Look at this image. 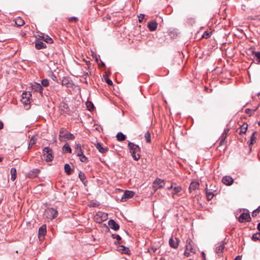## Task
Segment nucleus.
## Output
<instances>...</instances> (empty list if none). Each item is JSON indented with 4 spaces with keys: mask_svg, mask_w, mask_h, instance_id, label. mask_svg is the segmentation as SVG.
Listing matches in <instances>:
<instances>
[{
    "mask_svg": "<svg viewBox=\"0 0 260 260\" xmlns=\"http://www.w3.org/2000/svg\"><path fill=\"white\" fill-rule=\"evenodd\" d=\"M128 147L134 159L135 160H139L140 158L139 153L140 152L139 146L132 142H129L128 143Z\"/></svg>",
    "mask_w": 260,
    "mask_h": 260,
    "instance_id": "obj_1",
    "label": "nucleus"
},
{
    "mask_svg": "<svg viewBox=\"0 0 260 260\" xmlns=\"http://www.w3.org/2000/svg\"><path fill=\"white\" fill-rule=\"evenodd\" d=\"M75 139V136L73 134L68 133L66 129L64 127H62L60 129L59 131V140L60 141H64L66 140H74Z\"/></svg>",
    "mask_w": 260,
    "mask_h": 260,
    "instance_id": "obj_2",
    "label": "nucleus"
},
{
    "mask_svg": "<svg viewBox=\"0 0 260 260\" xmlns=\"http://www.w3.org/2000/svg\"><path fill=\"white\" fill-rule=\"evenodd\" d=\"M43 154L46 161H51L54 158L52 150L49 147H46L43 149Z\"/></svg>",
    "mask_w": 260,
    "mask_h": 260,
    "instance_id": "obj_3",
    "label": "nucleus"
},
{
    "mask_svg": "<svg viewBox=\"0 0 260 260\" xmlns=\"http://www.w3.org/2000/svg\"><path fill=\"white\" fill-rule=\"evenodd\" d=\"M57 211L53 208H47L44 212L45 217L49 219H52L55 218L57 216Z\"/></svg>",
    "mask_w": 260,
    "mask_h": 260,
    "instance_id": "obj_4",
    "label": "nucleus"
},
{
    "mask_svg": "<svg viewBox=\"0 0 260 260\" xmlns=\"http://www.w3.org/2000/svg\"><path fill=\"white\" fill-rule=\"evenodd\" d=\"M107 214L99 212L94 216V219L96 222L100 223L107 219Z\"/></svg>",
    "mask_w": 260,
    "mask_h": 260,
    "instance_id": "obj_5",
    "label": "nucleus"
},
{
    "mask_svg": "<svg viewBox=\"0 0 260 260\" xmlns=\"http://www.w3.org/2000/svg\"><path fill=\"white\" fill-rule=\"evenodd\" d=\"M165 182L164 180L160 178H157L153 182V188L155 190H157L159 188H162L165 186Z\"/></svg>",
    "mask_w": 260,
    "mask_h": 260,
    "instance_id": "obj_6",
    "label": "nucleus"
},
{
    "mask_svg": "<svg viewBox=\"0 0 260 260\" xmlns=\"http://www.w3.org/2000/svg\"><path fill=\"white\" fill-rule=\"evenodd\" d=\"M251 217L248 213H242L239 217L238 220L241 223L249 222L251 221Z\"/></svg>",
    "mask_w": 260,
    "mask_h": 260,
    "instance_id": "obj_7",
    "label": "nucleus"
},
{
    "mask_svg": "<svg viewBox=\"0 0 260 260\" xmlns=\"http://www.w3.org/2000/svg\"><path fill=\"white\" fill-rule=\"evenodd\" d=\"M31 96V94L30 92H23L22 94V102L25 104L27 105L30 103V98Z\"/></svg>",
    "mask_w": 260,
    "mask_h": 260,
    "instance_id": "obj_8",
    "label": "nucleus"
},
{
    "mask_svg": "<svg viewBox=\"0 0 260 260\" xmlns=\"http://www.w3.org/2000/svg\"><path fill=\"white\" fill-rule=\"evenodd\" d=\"M59 110H60L62 114H69L70 109L68 105L65 102H61L59 105Z\"/></svg>",
    "mask_w": 260,
    "mask_h": 260,
    "instance_id": "obj_9",
    "label": "nucleus"
},
{
    "mask_svg": "<svg viewBox=\"0 0 260 260\" xmlns=\"http://www.w3.org/2000/svg\"><path fill=\"white\" fill-rule=\"evenodd\" d=\"M180 240L177 238L171 237L169 240L170 246L173 248H177L178 247Z\"/></svg>",
    "mask_w": 260,
    "mask_h": 260,
    "instance_id": "obj_10",
    "label": "nucleus"
},
{
    "mask_svg": "<svg viewBox=\"0 0 260 260\" xmlns=\"http://www.w3.org/2000/svg\"><path fill=\"white\" fill-rule=\"evenodd\" d=\"M46 225L43 224L39 229L38 231V237L40 239L44 238V236L46 234Z\"/></svg>",
    "mask_w": 260,
    "mask_h": 260,
    "instance_id": "obj_11",
    "label": "nucleus"
},
{
    "mask_svg": "<svg viewBox=\"0 0 260 260\" xmlns=\"http://www.w3.org/2000/svg\"><path fill=\"white\" fill-rule=\"evenodd\" d=\"M158 24L155 20L151 21L147 24V27L151 31H155L157 27Z\"/></svg>",
    "mask_w": 260,
    "mask_h": 260,
    "instance_id": "obj_12",
    "label": "nucleus"
},
{
    "mask_svg": "<svg viewBox=\"0 0 260 260\" xmlns=\"http://www.w3.org/2000/svg\"><path fill=\"white\" fill-rule=\"evenodd\" d=\"M31 87L32 89L34 90V91H38L40 93H42L43 88L40 83L35 82L34 83L31 84Z\"/></svg>",
    "mask_w": 260,
    "mask_h": 260,
    "instance_id": "obj_13",
    "label": "nucleus"
},
{
    "mask_svg": "<svg viewBox=\"0 0 260 260\" xmlns=\"http://www.w3.org/2000/svg\"><path fill=\"white\" fill-rule=\"evenodd\" d=\"M40 170L39 169H35L28 173L26 175V177L29 178H34L38 176Z\"/></svg>",
    "mask_w": 260,
    "mask_h": 260,
    "instance_id": "obj_14",
    "label": "nucleus"
},
{
    "mask_svg": "<svg viewBox=\"0 0 260 260\" xmlns=\"http://www.w3.org/2000/svg\"><path fill=\"white\" fill-rule=\"evenodd\" d=\"M223 183L226 185H231L234 182L233 179L230 176H225L222 178Z\"/></svg>",
    "mask_w": 260,
    "mask_h": 260,
    "instance_id": "obj_15",
    "label": "nucleus"
},
{
    "mask_svg": "<svg viewBox=\"0 0 260 260\" xmlns=\"http://www.w3.org/2000/svg\"><path fill=\"white\" fill-rule=\"evenodd\" d=\"M108 225L111 229H113L114 231H118L119 229V224L113 219L109 220Z\"/></svg>",
    "mask_w": 260,
    "mask_h": 260,
    "instance_id": "obj_16",
    "label": "nucleus"
},
{
    "mask_svg": "<svg viewBox=\"0 0 260 260\" xmlns=\"http://www.w3.org/2000/svg\"><path fill=\"white\" fill-rule=\"evenodd\" d=\"M135 192L133 191L125 190L122 196V199H127L133 197Z\"/></svg>",
    "mask_w": 260,
    "mask_h": 260,
    "instance_id": "obj_17",
    "label": "nucleus"
},
{
    "mask_svg": "<svg viewBox=\"0 0 260 260\" xmlns=\"http://www.w3.org/2000/svg\"><path fill=\"white\" fill-rule=\"evenodd\" d=\"M46 45L41 40H36L35 42V47L37 49L40 50L46 48Z\"/></svg>",
    "mask_w": 260,
    "mask_h": 260,
    "instance_id": "obj_18",
    "label": "nucleus"
},
{
    "mask_svg": "<svg viewBox=\"0 0 260 260\" xmlns=\"http://www.w3.org/2000/svg\"><path fill=\"white\" fill-rule=\"evenodd\" d=\"M96 148L102 153H105L107 152L108 149L107 147H104L102 146L100 143H97L95 145Z\"/></svg>",
    "mask_w": 260,
    "mask_h": 260,
    "instance_id": "obj_19",
    "label": "nucleus"
},
{
    "mask_svg": "<svg viewBox=\"0 0 260 260\" xmlns=\"http://www.w3.org/2000/svg\"><path fill=\"white\" fill-rule=\"evenodd\" d=\"M118 250L121 252L122 253L130 254L131 251L128 247H125L123 245H120L118 247Z\"/></svg>",
    "mask_w": 260,
    "mask_h": 260,
    "instance_id": "obj_20",
    "label": "nucleus"
},
{
    "mask_svg": "<svg viewBox=\"0 0 260 260\" xmlns=\"http://www.w3.org/2000/svg\"><path fill=\"white\" fill-rule=\"evenodd\" d=\"M91 66V63L90 61H86V67L85 68L86 70H88L87 72H85L83 73V76H85V82L87 83L86 76H89L91 74V72L89 71V68Z\"/></svg>",
    "mask_w": 260,
    "mask_h": 260,
    "instance_id": "obj_21",
    "label": "nucleus"
},
{
    "mask_svg": "<svg viewBox=\"0 0 260 260\" xmlns=\"http://www.w3.org/2000/svg\"><path fill=\"white\" fill-rule=\"evenodd\" d=\"M199 185V183L198 181L191 182L189 187L190 192L192 191V190H195L196 189L198 188Z\"/></svg>",
    "mask_w": 260,
    "mask_h": 260,
    "instance_id": "obj_22",
    "label": "nucleus"
},
{
    "mask_svg": "<svg viewBox=\"0 0 260 260\" xmlns=\"http://www.w3.org/2000/svg\"><path fill=\"white\" fill-rule=\"evenodd\" d=\"M248 125L247 123H244L241 127L238 129L239 135L246 133Z\"/></svg>",
    "mask_w": 260,
    "mask_h": 260,
    "instance_id": "obj_23",
    "label": "nucleus"
},
{
    "mask_svg": "<svg viewBox=\"0 0 260 260\" xmlns=\"http://www.w3.org/2000/svg\"><path fill=\"white\" fill-rule=\"evenodd\" d=\"M72 80H70V78L68 77H64L62 78L61 84L62 85L66 86L67 87L69 86V85L71 84Z\"/></svg>",
    "mask_w": 260,
    "mask_h": 260,
    "instance_id": "obj_24",
    "label": "nucleus"
},
{
    "mask_svg": "<svg viewBox=\"0 0 260 260\" xmlns=\"http://www.w3.org/2000/svg\"><path fill=\"white\" fill-rule=\"evenodd\" d=\"M79 178H80V180L82 181V182L85 185H86V183H87V181L86 180V178L85 176V174L82 172L80 171L78 175Z\"/></svg>",
    "mask_w": 260,
    "mask_h": 260,
    "instance_id": "obj_25",
    "label": "nucleus"
},
{
    "mask_svg": "<svg viewBox=\"0 0 260 260\" xmlns=\"http://www.w3.org/2000/svg\"><path fill=\"white\" fill-rule=\"evenodd\" d=\"M37 142V138L36 136H32L29 140L28 149H30L32 146L36 144Z\"/></svg>",
    "mask_w": 260,
    "mask_h": 260,
    "instance_id": "obj_26",
    "label": "nucleus"
},
{
    "mask_svg": "<svg viewBox=\"0 0 260 260\" xmlns=\"http://www.w3.org/2000/svg\"><path fill=\"white\" fill-rule=\"evenodd\" d=\"M224 244L222 243L219 246L217 247L216 248V252L220 255L223 252V249H224Z\"/></svg>",
    "mask_w": 260,
    "mask_h": 260,
    "instance_id": "obj_27",
    "label": "nucleus"
},
{
    "mask_svg": "<svg viewBox=\"0 0 260 260\" xmlns=\"http://www.w3.org/2000/svg\"><path fill=\"white\" fill-rule=\"evenodd\" d=\"M10 173H11V179L12 181H14L17 177L16 169L14 168H11Z\"/></svg>",
    "mask_w": 260,
    "mask_h": 260,
    "instance_id": "obj_28",
    "label": "nucleus"
},
{
    "mask_svg": "<svg viewBox=\"0 0 260 260\" xmlns=\"http://www.w3.org/2000/svg\"><path fill=\"white\" fill-rule=\"evenodd\" d=\"M40 37L42 38V39L44 41H45V42H46L47 43L52 44L53 42L52 38H50V37H49L48 36H41Z\"/></svg>",
    "mask_w": 260,
    "mask_h": 260,
    "instance_id": "obj_29",
    "label": "nucleus"
},
{
    "mask_svg": "<svg viewBox=\"0 0 260 260\" xmlns=\"http://www.w3.org/2000/svg\"><path fill=\"white\" fill-rule=\"evenodd\" d=\"M24 23V21L21 17H17L15 20V24L18 26H21Z\"/></svg>",
    "mask_w": 260,
    "mask_h": 260,
    "instance_id": "obj_30",
    "label": "nucleus"
},
{
    "mask_svg": "<svg viewBox=\"0 0 260 260\" xmlns=\"http://www.w3.org/2000/svg\"><path fill=\"white\" fill-rule=\"evenodd\" d=\"M64 171L67 175H71L73 172V170L71 168L70 166L68 164L64 165Z\"/></svg>",
    "mask_w": 260,
    "mask_h": 260,
    "instance_id": "obj_31",
    "label": "nucleus"
},
{
    "mask_svg": "<svg viewBox=\"0 0 260 260\" xmlns=\"http://www.w3.org/2000/svg\"><path fill=\"white\" fill-rule=\"evenodd\" d=\"M116 138L118 141H123L126 139V136L121 132H119L117 135Z\"/></svg>",
    "mask_w": 260,
    "mask_h": 260,
    "instance_id": "obj_32",
    "label": "nucleus"
},
{
    "mask_svg": "<svg viewBox=\"0 0 260 260\" xmlns=\"http://www.w3.org/2000/svg\"><path fill=\"white\" fill-rule=\"evenodd\" d=\"M62 150L64 152H66L68 153H71L72 152V149H71L70 146H69V145L68 144V143H66L64 145V146H63Z\"/></svg>",
    "mask_w": 260,
    "mask_h": 260,
    "instance_id": "obj_33",
    "label": "nucleus"
},
{
    "mask_svg": "<svg viewBox=\"0 0 260 260\" xmlns=\"http://www.w3.org/2000/svg\"><path fill=\"white\" fill-rule=\"evenodd\" d=\"M251 239L253 241H255V242L256 241H260V232H257V233L253 234Z\"/></svg>",
    "mask_w": 260,
    "mask_h": 260,
    "instance_id": "obj_34",
    "label": "nucleus"
},
{
    "mask_svg": "<svg viewBox=\"0 0 260 260\" xmlns=\"http://www.w3.org/2000/svg\"><path fill=\"white\" fill-rule=\"evenodd\" d=\"M78 156L80 157V160L83 162H86L88 161V158L86 157L82 152V154L81 153H78L77 155Z\"/></svg>",
    "mask_w": 260,
    "mask_h": 260,
    "instance_id": "obj_35",
    "label": "nucleus"
},
{
    "mask_svg": "<svg viewBox=\"0 0 260 260\" xmlns=\"http://www.w3.org/2000/svg\"><path fill=\"white\" fill-rule=\"evenodd\" d=\"M145 139L147 143L151 142V134L149 131H147L145 134Z\"/></svg>",
    "mask_w": 260,
    "mask_h": 260,
    "instance_id": "obj_36",
    "label": "nucleus"
},
{
    "mask_svg": "<svg viewBox=\"0 0 260 260\" xmlns=\"http://www.w3.org/2000/svg\"><path fill=\"white\" fill-rule=\"evenodd\" d=\"M191 241L190 239H189V240H187V241H186V250H190L191 252L192 251V246H191Z\"/></svg>",
    "mask_w": 260,
    "mask_h": 260,
    "instance_id": "obj_37",
    "label": "nucleus"
},
{
    "mask_svg": "<svg viewBox=\"0 0 260 260\" xmlns=\"http://www.w3.org/2000/svg\"><path fill=\"white\" fill-rule=\"evenodd\" d=\"M75 149H76V153L77 155L78 154V153H81L82 154L83 151L81 148V146L80 144H76Z\"/></svg>",
    "mask_w": 260,
    "mask_h": 260,
    "instance_id": "obj_38",
    "label": "nucleus"
},
{
    "mask_svg": "<svg viewBox=\"0 0 260 260\" xmlns=\"http://www.w3.org/2000/svg\"><path fill=\"white\" fill-rule=\"evenodd\" d=\"M252 54L255 55V56L256 57V60H257L258 62L260 63V52L252 51Z\"/></svg>",
    "mask_w": 260,
    "mask_h": 260,
    "instance_id": "obj_39",
    "label": "nucleus"
},
{
    "mask_svg": "<svg viewBox=\"0 0 260 260\" xmlns=\"http://www.w3.org/2000/svg\"><path fill=\"white\" fill-rule=\"evenodd\" d=\"M256 133V132H254L251 137H250V142L249 143V145H252L253 144V142L255 141L256 138L255 137V134Z\"/></svg>",
    "mask_w": 260,
    "mask_h": 260,
    "instance_id": "obj_40",
    "label": "nucleus"
},
{
    "mask_svg": "<svg viewBox=\"0 0 260 260\" xmlns=\"http://www.w3.org/2000/svg\"><path fill=\"white\" fill-rule=\"evenodd\" d=\"M206 196L207 200L210 201L213 198L214 194L212 193V192L208 191L207 190Z\"/></svg>",
    "mask_w": 260,
    "mask_h": 260,
    "instance_id": "obj_41",
    "label": "nucleus"
},
{
    "mask_svg": "<svg viewBox=\"0 0 260 260\" xmlns=\"http://www.w3.org/2000/svg\"><path fill=\"white\" fill-rule=\"evenodd\" d=\"M104 78L105 79V80L106 82L109 85H112L113 82L112 81L108 78V77L107 75H105L104 76Z\"/></svg>",
    "mask_w": 260,
    "mask_h": 260,
    "instance_id": "obj_42",
    "label": "nucleus"
},
{
    "mask_svg": "<svg viewBox=\"0 0 260 260\" xmlns=\"http://www.w3.org/2000/svg\"><path fill=\"white\" fill-rule=\"evenodd\" d=\"M260 211V206L255 210H254L252 213V216L253 217H256Z\"/></svg>",
    "mask_w": 260,
    "mask_h": 260,
    "instance_id": "obj_43",
    "label": "nucleus"
},
{
    "mask_svg": "<svg viewBox=\"0 0 260 260\" xmlns=\"http://www.w3.org/2000/svg\"><path fill=\"white\" fill-rule=\"evenodd\" d=\"M257 109V108H256L255 109H254L253 111L250 109H246L245 110V113L248 114L249 116H251L253 113L254 112V111Z\"/></svg>",
    "mask_w": 260,
    "mask_h": 260,
    "instance_id": "obj_44",
    "label": "nucleus"
},
{
    "mask_svg": "<svg viewBox=\"0 0 260 260\" xmlns=\"http://www.w3.org/2000/svg\"><path fill=\"white\" fill-rule=\"evenodd\" d=\"M42 85L44 87H47L49 85V82L48 79H44L41 81Z\"/></svg>",
    "mask_w": 260,
    "mask_h": 260,
    "instance_id": "obj_45",
    "label": "nucleus"
},
{
    "mask_svg": "<svg viewBox=\"0 0 260 260\" xmlns=\"http://www.w3.org/2000/svg\"><path fill=\"white\" fill-rule=\"evenodd\" d=\"M226 138V136L225 135L221 136V140L219 142V146L223 145L224 143Z\"/></svg>",
    "mask_w": 260,
    "mask_h": 260,
    "instance_id": "obj_46",
    "label": "nucleus"
},
{
    "mask_svg": "<svg viewBox=\"0 0 260 260\" xmlns=\"http://www.w3.org/2000/svg\"><path fill=\"white\" fill-rule=\"evenodd\" d=\"M211 32H209L208 31H206L204 32L203 35H202V37L203 38L208 39L211 36Z\"/></svg>",
    "mask_w": 260,
    "mask_h": 260,
    "instance_id": "obj_47",
    "label": "nucleus"
},
{
    "mask_svg": "<svg viewBox=\"0 0 260 260\" xmlns=\"http://www.w3.org/2000/svg\"><path fill=\"white\" fill-rule=\"evenodd\" d=\"M86 105H87V107L89 111H91L94 109V106L92 103H91V102L88 103L86 104Z\"/></svg>",
    "mask_w": 260,
    "mask_h": 260,
    "instance_id": "obj_48",
    "label": "nucleus"
},
{
    "mask_svg": "<svg viewBox=\"0 0 260 260\" xmlns=\"http://www.w3.org/2000/svg\"><path fill=\"white\" fill-rule=\"evenodd\" d=\"M157 250V248L154 246H152L149 250V251L150 252L151 254H152V253H154L156 252Z\"/></svg>",
    "mask_w": 260,
    "mask_h": 260,
    "instance_id": "obj_49",
    "label": "nucleus"
},
{
    "mask_svg": "<svg viewBox=\"0 0 260 260\" xmlns=\"http://www.w3.org/2000/svg\"><path fill=\"white\" fill-rule=\"evenodd\" d=\"M111 236L113 239H116L118 241L121 240V237L119 235H117L116 234H112Z\"/></svg>",
    "mask_w": 260,
    "mask_h": 260,
    "instance_id": "obj_50",
    "label": "nucleus"
},
{
    "mask_svg": "<svg viewBox=\"0 0 260 260\" xmlns=\"http://www.w3.org/2000/svg\"><path fill=\"white\" fill-rule=\"evenodd\" d=\"M181 190V187H175L174 188V193H177L180 192Z\"/></svg>",
    "mask_w": 260,
    "mask_h": 260,
    "instance_id": "obj_51",
    "label": "nucleus"
},
{
    "mask_svg": "<svg viewBox=\"0 0 260 260\" xmlns=\"http://www.w3.org/2000/svg\"><path fill=\"white\" fill-rule=\"evenodd\" d=\"M144 16H145L144 14H141L140 15V16H138V17H139V22H142L143 19L144 18Z\"/></svg>",
    "mask_w": 260,
    "mask_h": 260,
    "instance_id": "obj_52",
    "label": "nucleus"
},
{
    "mask_svg": "<svg viewBox=\"0 0 260 260\" xmlns=\"http://www.w3.org/2000/svg\"><path fill=\"white\" fill-rule=\"evenodd\" d=\"M78 20V18L76 17H72L69 19V21L71 22L72 21H77Z\"/></svg>",
    "mask_w": 260,
    "mask_h": 260,
    "instance_id": "obj_53",
    "label": "nucleus"
},
{
    "mask_svg": "<svg viewBox=\"0 0 260 260\" xmlns=\"http://www.w3.org/2000/svg\"><path fill=\"white\" fill-rule=\"evenodd\" d=\"M229 131V128L224 129V131L221 136H223L224 135H225L227 137V134L228 133Z\"/></svg>",
    "mask_w": 260,
    "mask_h": 260,
    "instance_id": "obj_54",
    "label": "nucleus"
},
{
    "mask_svg": "<svg viewBox=\"0 0 260 260\" xmlns=\"http://www.w3.org/2000/svg\"><path fill=\"white\" fill-rule=\"evenodd\" d=\"M201 255H202V258L203 259V260H206V255H205V253L204 251H203L201 253Z\"/></svg>",
    "mask_w": 260,
    "mask_h": 260,
    "instance_id": "obj_55",
    "label": "nucleus"
},
{
    "mask_svg": "<svg viewBox=\"0 0 260 260\" xmlns=\"http://www.w3.org/2000/svg\"><path fill=\"white\" fill-rule=\"evenodd\" d=\"M188 250H185V251L184 252V255H185V256L186 257H188L189 256V252L187 251Z\"/></svg>",
    "mask_w": 260,
    "mask_h": 260,
    "instance_id": "obj_56",
    "label": "nucleus"
},
{
    "mask_svg": "<svg viewBox=\"0 0 260 260\" xmlns=\"http://www.w3.org/2000/svg\"><path fill=\"white\" fill-rule=\"evenodd\" d=\"M3 127H4V123L1 120H0V129H3Z\"/></svg>",
    "mask_w": 260,
    "mask_h": 260,
    "instance_id": "obj_57",
    "label": "nucleus"
},
{
    "mask_svg": "<svg viewBox=\"0 0 260 260\" xmlns=\"http://www.w3.org/2000/svg\"><path fill=\"white\" fill-rule=\"evenodd\" d=\"M234 260H241V256L238 255L236 257Z\"/></svg>",
    "mask_w": 260,
    "mask_h": 260,
    "instance_id": "obj_58",
    "label": "nucleus"
},
{
    "mask_svg": "<svg viewBox=\"0 0 260 260\" xmlns=\"http://www.w3.org/2000/svg\"><path fill=\"white\" fill-rule=\"evenodd\" d=\"M257 229L260 232V222L258 223L257 226Z\"/></svg>",
    "mask_w": 260,
    "mask_h": 260,
    "instance_id": "obj_59",
    "label": "nucleus"
},
{
    "mask_svg": "<svg viewBox=\"0 0 260 260\" xmlns=\"http://www.w3.org/2000/svg\"><path fill=\"white\" fill-rule=\"evenodd\" d=\"M102 66L104 67L105 66V63L103 62H101Z\"/></svg>",
    "mask_w": 260,
    "mask_h": 260,
    "instance_id": "obj_60",
    "label": "nucleus"
},
{
    "mask_svg": "<svg viewBox=\"0 0 260 260\" xmlns=\"http://www.w3.org/2000/svg\"><path fill=\"white\" fill-rule=\"evenodd\" d=\"M54 76V78H53V79L55 81L56 77L55 76Z\"/></svg>",
    "mask_w": 260,
    "mask_h": 260,
    "instance_id": "obj_61",
    "label": "nucleus"
},
{
    "mask_svg": "<svg viewBox=\"0 0 260 260\" xmlns=\"http://www.w3.org/2000/svg\"><path fill=\"white\" fill-rule=\"evenodd\" d=\"M3 159V157H0V161H2Z\"/></svg>",
    "mask_w": 260,
    "mask_h": 260,
    "instance_id": "obj_62",
    "label": "nucleus"
},
{
    "mask_svg": "<svg viewBox=\"0 0 260 260\" xmlns=\"http://www.w3.org/2000/svg\"><path fill=\"white\" fill-rule=\"evenodd\" d=\"M258 125L260 126V121L258 122Z\"/></svg>",
    "mask_w": 260,
    "mask_h": 260,
    "instance_id": "obj_63",
    "label": "nucleus"
},
{
    "mask_svg": "<svg viewBox=\"0 0 260 260\" xmlns=\"http://www.w3.org/2000/svg\"><path fill=\"white\" fill-rule=\"evenodd\" d=\"M190 19L191 20H193L194 21V19L192 18H190Z\"/></svg>",
    "mask_w": 260,
    "mask_h": 260,
    "instance_id": "obj_64",
    "label": "nucleus"
}]
</instances>
